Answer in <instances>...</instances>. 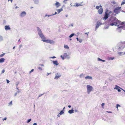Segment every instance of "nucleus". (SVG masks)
Returning a JSON list of instances; mask_svg holds the SVG:
<instances>
[{"label":"nucleus","mask_w":125,"mask_h":125,"mask_svg":"<svg viewBox=\"0 0 125 125\" xmlns=\"http://www.w3.org/2000/svg\"><path fill=\"white\" fill-rule=\"evenodd\" d=\"M37 31L38 32L39 35L40 37L41 38L42 40L44 42L49 43H52L53 42V40H49V39H46V38L44 35L42 34V32L39 28L38 27H37Z\"/></svg>","instance_id":"obj_1"},{"label":"nucleus","mask_w":125,"mask_h":125,"mask_svg":"<svg viewBox=\"0 0 125 125\" xmlns=\"http://www.w3.org/2000/svg\"><path fill=\"white\" fill-rule=\"evenodd\" d=\"M118 22V20L116 17H113L109 19L108 23L110 25L117 26Z\"/></svg>","instance_id":"obj_2"},{"label":"nucleus","mask_w":125,"mask_h":125,"mask_svg":"<svg viewBox=\"0 0 125 125\" xmlns=\"http://www.w3.org/2000/svg\"><path fill=\"white\" fill-rule=\"evenodd\" d=\"M121 7H116L114 9V11L116 14H118L121 11Z\"/></svg>","instance_id":"obj_3"},{"label":"nucleus","mask_w":125,"mask_h":125,"mask_svg":"<svg viewBox=\"0 0 125 125\" xmlns=\"http://www.w3.org/2000/svg\"><path fill=\"white\" fill-rule=\"evenodd\" d=\"M99 7H100V8L98 10V11L99 14H101L103 12V9L101 5H100L99 6H96V8L98 10L99 9Z\"/></svg>","instance_id":"obj_4"},{"label":"nucleus","mask_w":125,"mask_h":125,"mask_svg":"<svg viewBox=\"0 0 125 125\" xmlns=\"http://www.w3.org/2000/svg\"><path fill=\"white\" fill-rule=\"evenodd\" d=\"M87 89V92L88 94H89L90 92L92 91L93 90V88L92 86L88 85L86 86Z\"/></svg>","instance_id":"obj_5"},{"label":"nucleus","mask_w":125,"mask_h":125,"mask_svg":"<svg viewBox=\"0 0 125 125\" xmlns=\"http://www.w3.org/2000/svg\"><path fill=\"white\" fill-rule=\"evenodd\" d=\"M108 10H106V12H105V15L104 17V20H105L106 19L108 18Z\"/></svg>","instance_id":"obj_6"},{"label":"nucleus","mask_w":125,"mask_h":125,"mask_svg":"<svg viewBox=\"0 0 125 125\" xmlns=\"http://www.w3.org/2000/svg\"><path fill=\"white\" fill-rule=\"evenodd\" d=\"M102 24V23H100V22H97V24L95 27V29H97L99 27V26L101 25Z\"/></svg>","instance_id":"obj_7"},{"label":"nucleus","mask_w":125,"mask_h":125,"mask_svg":"<svg viewBox=\"0 0 125 125\" xmlns=\"http://www.w3.org/2000/svg\"><path fill=\"white\" fill-rule=\"evenodd\" d=\"M5 30H10L11 29L9 25L5 26Z\"/></svg>","instance_id":"obj_8"},{"label":"nucleus","mask_w":125,"mask_h":125,"mask_svg":"<svg viewBox=\"0 0 125 125\" xmlns=\"http://www.w3.org/2000/svg\"><path fill=\"white\" fill-rule=\"evenodd\" d=\"M61 76V75L60 74H58V73H57L56 74V75L54 79H58V78L60 77Z\"/></svg>","instance_id":"obj_9"},{"label":"nucleus","mask_w":125,"mask_h":125,"mask_svg":"<svg viewBox=\"0 0 125 125\" xmlns=\"http://www.w3.org/2000/svg\"><path fill=\"white\" fill-rule=\"evenodd\" d=\"M118 21H119V22L118 23V24H119L120 25H121L125 26V22H121V21H119V20H118Z\"/></svg>","instance_id":"obj_10"},{"label":"nucleus","mask_w":125,"mask_h":125,"mask_svg":"<svg viewBox=\"0 0 125 125\" xmlns=\"http://www.w3.org/2000/svg\"><path fill=\"white\" fill-rule=\"evenodd\" d=\"M26 15V13L25 11H23L21 14V16L22 17L25 16Z\"/></svg>","instance_id":"obj_11"},{"label":"nucleus","mask_w":125,"mask_h":125,"mask_svg":"<svg viewBox=\"0 0 125 125\" xmlns=\"http://www.w3.org/2000/svg\"><path fill=\"white\" fill-rule=\"evenodd\" d=\"M118 27L117 28V29H120L121 28H123L124 27H125V25H121L120 26H119V24L117 25Z\"/></svg>","instance_id":"obj_12"},{"label":"nucleus","mask_w":125,"mask_h":125,"mask_svg":"<svg viewBox=\"0 0 125 125\" xmlns=\"http://www.w3.org/2000/svg\"><path fill=\"white\" fill-rule=\"evenodd\" d=\"M55 4L56 6V7L57 8H58L59 6H60L61 5L60 3H59V2H56Z\"/></svg>","instance_id":"obj_13"},{"label":"nucleus","mask_w":125,"mask_h":125,"mask_svg":"<svg viewBox=\"0 0 125 125\" xmlns=\"http://www.w3.org/2000/svg\"><path fill=\"white\" fill-rule=\"evenodd\" d=\"M52 62L53 64H55V65H58L59 64L57 61H52Z\"/></svg>","instance_id":"obj_14"},{"label":"nucleus","mask_w":125,"mask_h":125,"mask_svg":"<svg viewBox=\"0 0 125 125\" xmlns=\"http://www.w3.org/2000/svg\"><path fill=\"white\" fill-rule=\"evenodd\" d=\"M85 79H92L93 78L91 76H87L85 77Z\"/></svg>","instance_id":"obj_15"},{"label":"nucleus","mask_w":125,"mask_h":125,"mask_svg":"<svg viewBox=\"0 0 125 125\" xmlns=\"http://www.w3.org/2000/svg\"><path fill=\"white\" fill-rule=\"evenodd\" d=\"M62 9H60L57 10V12H58V13H60V12H61V11H62Z\"/></svg>","instance_id":"obj_16"},{"label":"nucleus","mask_w":125,"mask_h":125,"mask_svg":"<svg viewBox=\"0 0 125 125\" xmlns=\"http://www.w3.org/2000/svg\"><path fill=\"white\" fill-rule=\"evenodd\" d=\"M81 4L78 3H76L75 5H74L73 6H81Z\"/></svg>","instance_id":"obj_17"},{"label":"nucleus","mask_w":125,"mask_h":125,"mask_svg":"<svg viewBox=\"0 0 125 125\" xmlns=\"http://www.w3.org/2000/svg\"><path fill=\"white\" fill-rule=\"evenodd\" d=\"M74 112V110L73 109H71L69 110L68 111V113L70 114H72Z\"/></svg>","instance_id":"obj_18"},{"label":"nucleus","mask_w":125,"mask_h":125,"mask_svg":"<svg viewBox=\"0 0 125 125\" xmlns=\"http://www.w3.org/2000/svg\"><path fill=\"white\" fill-rule=\"evenodd\" d=\"M5 61V59L4 58H1L0 59V62H4Z\"/></svg>","instance_id":"obj_19"},{"label":"nucleus","mask_w":125,"mask_h":125,"mask_svg":"<svg viewBox=\"0 0 125 125\" xmlns=\"http://www.w3.org/2000/svg\"><path fill=\"white\" fill-rule=\"evenodd\" d=\"M98 61H102V62H105V60H102L100 58H98Z\"/></svg>","instance_id":"obj_20"},{"label":"nucleus","mask_w":125,"mask_h":125,"mask_svg":"<svg viewBox=\"0 0 125 125\" xmlns=\"http://www.w3.org/2000/svg\"><path fill=\"white\" fill-rule=\"evenodd\" d=\"M120 88L119 87V86H118L116 85L115 86V87L114 88V89H116L117 90H118V88Z\"/></svg>","instance_id":"obj_21"},{"label":"nucleus","mask_w":125,"mask_h":125,"mask_svg":"<svg viewBox=\"0 0 125 125\" xmlns=\"http://www.w3.org/2000/svg\"><path fill=\"white\" fill-rule=\"evenodd\" d=\"M74 33H72L69 36V37H73V35H74Z\"/></svg>","instance_id":"obj_22"},{"label":"nucleus","mask_w":125,"mask_h":125,"mask_svg":"<svg viewBox=\"0 0 125 125\" xmlns=\"http://www.w3.org/2000/svg\"><path fill=\"white\" fill-rule=\"evenodd\" d=\"M64 113V112L63 111H61V112L60 113V115H61L62 114H63Z\"/></svg>","instance_id":"obj_23"},{"label":"nucleus","mask_w":125,"mask_h":125,"mask_svg":"<svg viewBox=\"0 0 125 125\" xmlns=\"http://www.w3.org/2000/svg\"><path fill=\"white\" fill-rule=\"evenodd\" d=\"M78 41L80 42H82V39H79Z\"/></svg>","instance_id":"obj_24"},{"label":"nucleus","mask_w":125,"mask_h":125,"mask_svg":"<svg viewBox=\"0 0 125 125\" xmlns=\"http://www.w3.org/2000/svg\"><path fill=\"white\" fill-rule=\"evenodd\" d=\"M64 47L65 48H66L67 49H68L69 48L68 46L67 45H64Z\"/></svg>","instance_id":"obj_25"},{"label":"nucleus","mask_w":125,"mask_h":125,"mask_svg":"<svg viewBox=\"0 0 125 125\" xmlns=\"http://www.w3.org/2000/svg\"><path fill=\"white\" fill-rule=\"evenodd\" d=\"M61 56L62 60L64 59V56H62V55H61Z\"/></svg>","instance_id":"obj_26"},{"label":"nucleus","mask_w":125,"mask_h":125,"mask_svg":"<svg viewBox=\"0 0 125 125\" xmlns=\"http://www.w3.org/2000/svg\"><path fill=\"white\" fill-rule=\"evenodd\" d=\"M118 106L120 107V106H121L119 105L118 104H117V105H116V107H117V109L118 108Z\"/></svg>","instance_id":"obj_27"},{"label":"nucleus","mask_w":125,"mask_h":125,"mask_svg":"<svg viewBox=\"0 0 125 125\" xmlns=\"http://www.w3.org/2000/svg\"><path fill=\"white\" fill-rule=\"evenodd\" d=\"M125 4V2H124V1L122 2L121 3V5H123V4Z\"/></svg>","instance_id":"obj_28"},{"label":"nucleus","mask_w":125,"mask_h":125,"mask_svg":"<svg viewBox=\"0 0 125 125\" xmlns=\"http://www.w3.org/2000/svg\"><path fill=\"white\" fill-rule=\"evenodd\" d=\"M31 119H28V120L27 121V123H29V122H30V121H31Z\"/></svg>","instance_id":"obj_29"},{"label":"nucleus","mask_w":125,"mask_h":125,"mask_svg":"<svg viewBox=\"0 0 125 125\" xmlns=\"http://www.w3.org/2000/svg\"><path fill=\"white\" fill-rule=\"evenodd\" d=\"M104 103H102V105H101L103 107V108H104V107L103 106H104Z\"/></svg>","instance_id":"obj_30"},{"label":"nucleus","mask_w":125,"mask_h":125,"mask_svg":"<svg viewBox=\"0 0 125 125\" xmlns=\"http://www.w3.org/2000/svg\"><path fill=\"white\" fill-rule=\"evenodd\" d=\"M114 58V57H110L109 58L110 60H113Z\"/></svg>","instance_id":"obj_31"},{"label":"nucleus","mask_w":125,"mask_h":125,"mask_svg":"<svg viewBox=\"0 0 125 125\" xmlns=\"http://www.w3.org/2000/svg\"><path fill=\"white\" fill-rule=\"evenodd\" d=\"M68 0H64L63 2L64 3H66V1H67Z\"/></svg>","instance_id":"obj_32"},{"label":"nucleus","mask_w":125,"mask_h":125,"mask_svg":"<svg viewBox=\"0 0 125 125\" xmlns=\"http://www.w3.org/2000/svg\"><path fill=\"white\" fill-rule=\"evenodd\" d=\"M12 104V101H11L9 103V104L10 105H11Z\"/></svg>","instance_id":"obj_33"},{"label":"nucleus","mask_w":125,"mask_h":125,"mask_svg":"<svg viewBox=\"0 0 125 125\" xmlns=\"http://www.w3.org/2000/svg\"><path fill=\"white\" fill-rule=\"evenodd\" d=\"M34 71V70L33 69H32L30 71V73H31V72H33V71Z\"/></svg>","instance_id":"obj_34"},{"label":"nucleus","mask_w":125,"mask_h":125,"mask_svg":"<svg viewBox=\"0 0 125 125\" xmlns=\"http://www.w3.org/2000/svg\"><path fill=\"white\" fill-rule=\"evenodd\" d=\"M112 11H110L108 13V15H109L111 13H112Z\"/></svg>","instance_id":"obj_35"},{"label":"nucleus","mask_w":125,"mask_h":125,"mask_svg":"<svg viewBox=\"0 0 125 125\" xmlns=\"http://www.w3.org/2000/svg\"><path fill=\"white\" fill-rule=\"evenodd\" d=\"M6 119H7V118L6 117H5V118H3V119H2V120L3 121H4V120H6Z\"/></svg>","instance_id":"obj_36"},{"label":"nucleus","mask_w":125,"mask_h":125,"mask_svg":"<svg viewBox=\"0 0 125 125\" xmlns=\"http://www.w3.org/2000/svg\"><path fill=\"white\" fill-rule=\"evenodd\" d=\"M38 69H39V70H42V68L41 67H38Z\"/></svg>","instance_id":"obj_37"},{"label":"nucleus","mask_w":125,"mask_h":125,"mask_svg":"<svg viewBox=\"0 0 125 125\" xmlns=\"http://www.w3.org/2000/svg\"><path fill=\"white\" fill-rule=\"evenodd\" d=\"M5 54V53H3V54H1L0 55V57H2V56H3V55H4V54Z\"/></svg>","instance_id":"obj_38"},{"label":"nucleus","mask_w":125,"mask_h":125,"mask_svg":"<svg viewBox=\"0 0 125 125\" xmlns=\"http://www.w3.org/2000/svg\"><path fill=\"white\" fill-rule=\"evenodd\" d=\"M6 81H7V83H9L10 81L9 80H6Z\"/></svg>","instance_id":"obj_39"},{"label":"nucleus","mask_w":125,"mask_h":125,"mask_svg":"<svg viewBox=\"0 0 125 125\" xmlns=\"http://www.w3.org/2000/svg\"><path fill=\"white\" fill-rule=\"evenodd\" d=\"M118 30L119 32H121V29L120 28V29H119V30Z\"/></svg>","instance_id":"obj_40"},{"label":"nucleus","mask_w":125,"mask_h":125,"mask_svg":"<svg viewBox=\"0 0 125 125\" xmlns=\"http://www.w3.org/2000/svg\"><path fill=\"white\" fill-rule=\"evenodd\" d=\"M22 46V45H20L19 46V48H21Z\"/></svg>","instance_id":"obj_41"},{"label":"nucleus","mask_w":125,"mask_h":125,"mask_svg":"<svg viewBox=\"0 0 125 125\" xmlns=\"http://www.w3.org/2000/svg\"><path fill=\"white\" fill-rule=\"evenodd\" d=\"M4 71H5L4 70H3L1 72V73H4Z\"/></svg>","instance_id":"obj_42"},{"label":"nucleus","mask_w":125,"mask_h":125,"mask_svg":"<svg viewBox=\"0 0 125 125\" xmlns=\"http://www.w3.org/2000/svg\"><path fill=\"white\" fill-rule=\"evenodd\" d=\"M56 58V57H55V56H53V57H51V58Z\"/></svg>","instance_id":"obj_43"},{"label":"nucleus","mask_w":125,"mask_h":125,"mask_svg":"<svg viewBox=\"0 0 125 125\" xmlns=\"http://www.w3.org/2000/svg\"><path fill=\"white\" fill-rule=\"evenodd\" d=\"M118 92L121 91V90L120 89H119V88L118 89Z\"/></svg>","instance_id":"obj_44"},{"label":"nucleus","mask_w":125,"mask_h":125,"mask_svg":"<svg viewBox=\"0 0 125 125\" xmlns=\"http://www.w3.org/2000/svg\"><path fill=\"white\" fill-rule=\"evenodd\" d=\"M60 113H59V114H58L57 116L58 117H60Z\"/></svg>","instance_id":"obj_45"},{"label":"nucleus","mask_w":125,"mask_h":125,"mask_svg":"<svg viewBox=\"0 0 125 125\" xmlns=\"http://www.w3.org/2000/svg\"><path fill=\"white\" fill-rule=\"evenodd\" d=\"M57 13V12H55L54 14H53V15H54V14H56Z\"/></svg>","instance_id":"obj_46"},{"label":"nucleus","mask_w":125,"mask_h":125,"mask_svg":"<svg viewBox=\"0 0 125 125\" xmlns=\"http://www.w3.org/2000/svg\"><path fill=\"white\" fill-rule=\"evenodd\" d=\"M33 125H37V124L36 123H34L33 124Z\"/></svg>","instance_id":"obj_47"},{"label":"nucleus","mask_w":125,"mask_h":125,"mask_svg":"<svg viewBox=\"0 0 125 125\" xmlns=\"http://www.w3.org/2000/svg\"><path fill=\"white\" fill-rule=\"evenodd\" d=\"M71 105H68V107L69 108L71 107Z\"/></svg>","instance_id":"obj_48"},{"label":"nucleus","mask_w":125,"mask_h":125,"mask_svg":"<svg viewBox=\"0 0 125 125\" xmlns=\"http://www.w3.org/2000/svg\"><path fill=\"white\" fill-rule=\"evenodd\" d=\"M50 73H47V75L48 76V75H49V74H50Z\"/></svg>","instance_id":"obj_49"},{"label":"nucleus","mask_w":125,"mask_h":125,"mask_svg":"<svg viewBox=\"0 0 125 125\" xmlns=\"http://www.w3.org/2000/svg\"><path fill=\"white\" fill-rule=\"evenodd\" d=\"M9 0H10V1L11 2H12V0H8V1H9Z\"/></svg>","instance_id":"obj_50"},{"label":"nucleus","mask_w":125,"mask_h":125,"mask_svg":"<svg viewBox=\"0 0 125 125\" xmlns=\"http://www.w3.org/2000/svg\"><path fill=\"white\" fill-rule=\"evenodd\" d=\"M76 39H77V40L78 41V40H79V39H78V38H76Z\"/></svg>","instance_id":"obj_51"},{"label":"nucleus","mask_w":125,"mask_h":125,"mask_svg":"<svg viewBox=\"0 0 125 125\" xmlns=\"http://www.w3.org/2000/svg\"><path fill=\"white\" fill-rule=\"evenodd\" d=\"M18 41L19 42H21V41H20V39Z\"/></svg>","instance_id":"obj_52"},{"label":"nucleus","mask_w":125,"mask_h":125,"mask_svg":"<svg viewBox=\"0 0 125 125\" xmlns=\"http://www.w3.org/2000/svg\"><path fill=\"white\" fill-rule=\"evenodd\" d=\"M15 46H14V47H13V49H14L15 48Z\"/></svg>","instance_id":"obj_53"},{"label":"nucleus","mask_w":125,"mask_h":125,"mask_svg":"<svg viewBox=\"0 0 125 125\" xmlns=\"http://www.w3.org/2000/svg\"><path fill=\"white\" fill-rule=\"evenodd\" d=\"M17 94V93H15V96H16Z\"/></svg>","instance_id":"obj_54"},{"label":"nucleus","mask_w":125,"mask_h":125,"mask_svg":"<svg viewBox=\"0 0 125 125\" xmlns=\"http://www.w3.org/2000/svg\"><path fill=\"white\" fill-rule=\"evenodd\" d=\"M107 112H108V113H112V112H108V111H107Z\"/></svg>","instance_id":"obj_55"},{"label":"nucleus","mask_w":125,"mask_h":125,"mask_svg":"<svg viewBox=\"0 0 125 125\" xmlns=\"http://www.w3.org/2000/svg\"><path fill=\"white\" fill-rule=\"evenodd\" d=\"M33 8V7H31H31H30V8L32 9V8Z\"/></svg>","instance_id":"obj_56"},{"label":"nucleus","mask_w":125,"mask_h":125,"mask_svg":"<svg viewBox=\"0 0 125 125\" xmlns=\"http://www.w3.org/2000/svg\"><path fill=\"white\" fill-rule=\"evenodd\" d=\"M42 94H41V95H40L39 96H39H42Z\"/></svg>","instance_id":"obj_57"},{"label":"nucleus","mask_w":125,"mask_h":125,"mask_svg":"<svg viewBox=\"0 0 125 125\" xmlns=\"http://www.w3.org/2000/svg\"><path fill=\"white\" fill-rule=\"evenodd\" d=\"M65 108V107H64L63 109V110H64V109Z\"/></svg>","instance_id":"obj_58"},{"label":"nucleus","mask_w":125,"mask_h":125,"mask_svg":"<svg viewBox=\"0 0 125 125\" xmlns=\"http://www.w3.org/2000/svg\"><path fill=\"white\" fill-rule=\"evenodd\" d=\"M83 74H81L80 75H83Z\"/></svg>","instance_id":"obj_59"},{"label":"nucleus","mask_w":125,"mask_h":125,"mask_svg":"<svg viewBox=\"0 0 125 125\" xmlns=\"http://www.w3.org/2000/svg\"><path fill=\"white\" fill-rule=\"evenodd\" d=\"M121 53V52H119V54H120Z\"/></svg>","instance_id":"obj_60"},{"label":"nucleus","mask_w":125,"mask_h":125,"mask_svg":"<svg viewBox=\"0 0 125 125\" xmlns=\"http://www.w3.org/2000/svg\"><path fill=\"white\" fill-rule=\"evenodd\" d=\"M71 25H72V26H73V24H72Z\"/></svg>","instance_id":"obj_61"},{"label":"nucleus","mask_w":125,"mask_h":125,"mask_svg":"<svg viewBox=\"0 0 125 125\" xmlns=\"http://www.w3.org/2000/svg\"><path fill=\"white\" fill-rule=\"evenodd\" d=\"M124 54H125V52H124Z\"/></svg>","instance_id":"obj_62"},{"label":"nucleus","mask_w":125,"mask_h":125,"mask_svg":"<svg viewBox=\"0 0 125 125\" xmlns=\"http://www.w3.org/2000/svg\"><path fill=\"white\" fill-rule=\"evenodd\" d=\"M124 91L125 92V90H124Z\"/></svg>","instance_id":"obj_63"}]
</instances>
